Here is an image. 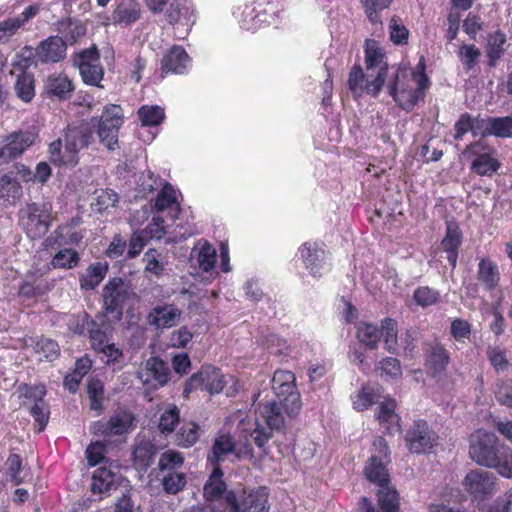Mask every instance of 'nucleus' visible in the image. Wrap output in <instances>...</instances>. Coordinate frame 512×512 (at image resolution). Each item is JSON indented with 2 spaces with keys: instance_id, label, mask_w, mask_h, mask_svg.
<instances>
[{
  "instance_id": "obj_1",
  "label": "nucleus",
  "mask_w": 512,
  "mask_h": 512,
  "mask_svg": "<svg viewBox=\"0 0 512 512\" xmlns=\"http://www.w3.org/2000/svg\"><path fill=\"white\" fill-rule=\"evenodd\" d=\"M364 63L367 74L359 64L353 65L348 74L347 86L356 100L364 93L377 97L388 76L389 65L386 53L375 40L365 41Z\"/></svg>"
},
{
  "instance_id": "obj_2",
  "label": "nucleus",
  "mask_w": 512,
  "mask_h": 512,
  "mask_svg": "<svg viewBox=\"0 0 512 512\" xmlns=\"http://www.w3.org/2000/svg\"><path fill=\"white\" fill-rule=\"evenodd\" d=\"M469 455L478 465L494 468L505 477H512V449L501 444L493 432L477 430L470 437Z\"/></svg>"
},
{
  "instance_id": "obj_3",
  "label": "nucleus",
  "mask_w": 512,
  "mask_h": 512,
  "mask_svg": "<svg viewBox=\"0 0 512 512\" xmlns=\"http://www.w3.org/2000/svg\"><path fill=\"white\" fill-rule=\"evenodd\" d=\"M388 90L399 108L411 112L419 102L424 101L427 80L422 77V83H416V79L411 76L410 68L400 64L388 84Z\"/></svg>"
},
{
  "instance_id": "obj_4",
  "label": "nucleus",
  "mask_w": 512,
  "mask_h": 512,
  "mask_svg": "<svg viewBox=\"0 0 512 512\" xmlns=\"http://www.w3.org/2000/svg\"><path fill=\"white\" fill-rule=\"evenodd\" d=\"M283 406L275 401H267L260 404L259 412L267 427L259 422L254 423V428L249 430V436L254 444L266 453L267 444L273 437V431H279L284 427V416L282 414Z\"/></svg>"
},
{
  "instance_id": "obj_5",
  "label": "nucleus",
  "mask_w": 512,
  "mask_h": 512,
  "mask_svg": "<svg viewBox=\"0 0 512 512\" xmlns=\"http://www.w3.org/2000/svg\"><path fill=\"white\" fill-rule=\"evenodd\" d=\"M466 157H472L470 169L479 176H492L501 167L496 149L483 140L472 142L464 150Z\"/></svg>"
},
{
  "instance_id": "obj_6",
  "label": "nucleus",
  "mask_w": 512,
  "mask_h": 512,
  "mask_svg": "<svg viewBox=\"0 0 512 512\" xmlns=\"http://www.w3.org/2000/svg\"><path fill=\"white\" fill-rule=\"evenodd\" d=\"M63 137L67 159L54 161L58 165H76L78 163V152L88 147L93 140V129L89 123L83 121L78 125H68Z\"/></svg>"
},
{
  "instance_id": "obj_7",
  "label": "nucleus",
  "mask_w": 512,
  "mask_h": 512,
  "mask_svg": "<svg viewBox=\"0 0 512 512\" xmlns=\"http://www.w3.org/2000/svg\"><path fill=\"white\" fill-rule=\"evenodd\" d=\"M129 297L128 287L120 277L108 280L102 289L103 308L105 316L118 322L123 317L125 302Z\"/></svg>"
},
{
  "instance_id": "obj_8",
  "label": "nucleus",
  "mask_w": 512,
  "mask_h": 512,
  "mask_svg": "<svg viewBox=\"0 0 512 512\" xmlns=\"http://www.w3.org/2000/svg\"><path fill=\"white\" fill-rule=\"evenodd\" d=\"M225 384L224 376L219 368L213 365H203L198 372L186 380L183 396L188 397L191 392L198 389L210 394H217L224 389Z\"/></svg>"
},
{
  "instance_id": "obj_9",
  "label": "nucleus",
  "mask_w": 512,
  "mask_h": 512,
  "mask_svg": "<svg viewBox=\"0 0 512 512\" xmlns=\"http://www.w3.org/2000/svg\"><path fill=\"white\" fill-rule=\"evenodd\" d=\"M73 61L86 85L103 87L100 83L104 77V68L100 64V53L96 46L75 54Z\"/></svg>"
},
{
  "instance_id": "obj_10",
  "label": "nucleus",
  "mask_w": 512,
  "mask_h": 512,
  "mask_svg": "<svg viewBox=\"0 0 512 512\" xmlns=\"http://www.w3.org/2000/svg\"><path fill=\"white\" fill-rule=\"evenodd\" d=\"M123 120V109L120 105L108 104L103 108L98 124V136L101 143L110 150L118 143V133Z\"/></svg>"
},
{
  "instance_id": "obj_11",
  "label": "nucleus",
  "mask_w": 512,
  "mask_h": 512,
  "mask_svg": "<svg viewBox=\"0 0 512 512\" xmlns=\"http://www.w3.org/2000/svg\"><path fill=\"white\" fill-rule=\"evenodd\" d=\"M438 435L424 419L414 420L405 435L406 446L410 452L421 454L430 452L437 444Z\"/></svg>"
},
{
  "instance_id": "obj_12",
  "label": "nucleus",
  "mask_w": 512,
  "mask_h": 512,
  "mask_svg": "<svg viewBox=\"0 0 512 512\" xmlns=\"http://www.w3.org/2000/svg\"><path fill=\"white\" fill-rule=\"evenodd\" d=\"M267 487H258L251 490L239 503L236 494L228 491L225 502L230 512H269Z\"/></svg>"
},
{
  "instance_id": "obj_13",
  "label": "nucleus",
  "mask_w": 512,
  "mask_h": 512,
  "mask_svg": "<svg viewBox=\"0 0 512 512\" xmlns=\"http://www.w3.org/2000/svg\"><path fill=\"white\" fill-rule=\"evenodd\" d=\"M32 52L29 46H26L20 54L16 55L13 62L12 74H17L15 91L17 96L25 102L32 100V74L29 68L32 64Z\"/></svg>"
},
{
  "instance_id": "obj_14",
  "label": "nucleus",
  "mask_w": 512,
  "mask_h": 512,
  "mask_svg": "<svg viewBox=\"0 0 512 512\" xmlns=\"http://www.w3.org/2000/svg\"><path fill=\"white\" fill-rule=\"evenodd\" d=\"M32 179L30 168L20 163H14L8 173L0 177V200L15 201L22 195L19 180L28 182Z\"/></svg>"
},
{
  "instance_id": "obj_15",
  "label": "nucleus",
  "mask_w": 512,
  "mask_h": 512,
  "mask_svg": "<svg viewBox=\"0 0 512 512\" xmlns=\"http://www.w3.org/2000/svg\"><path fill=\"white\" fill-rule=\"evenodd\" d=\"M466 491L475 500H485L496 492V477L482 470L470 471L463 480Z\"/></svg>"
},
{
  "instance_id": "obj_16",
  "label": "nucleus",
  "mask_w": 512,
  "mask_h": 512,
  "mask_svg": "<svg viewBox=\"0 0 512 512\" xmlns=\"http://www.w3.org/2000/svg\"><path fill=\"white\" fill-rule=\"evenodd\" d=\"M192 66V58L181 46L174 44L167 49L160 61V71L162 76L168 74L184 75L187 74Z\"/></svg>"
},
{
  "instance_id": "obj_17",
  "label": "nucleus",
  "mask_w": 512,
  "mask_h": 512,
  "mask_svg": "<svg viewBox=\"0 0 512 512\" xmlns=\"http://www.w3.org/2000/svg\"><path fill=\"white\" fill-rule=\"evenodd\" d=\"M450 362V352L442 343L435 341L425 345L424 367L428 375L434 378L444 374Z\"/></svg>"
},
{
  "instance_id": "obj_18",
  "label": "nucleus",
  "mask_w": 512,
  "mask_h": 512,
  "mask_svg": "<svg viewBox=\"0 0 512 512\" xmlns=\"http://www.w3.org/2000/svg\"><path fill=\"white\" fill-rule=\"evenodd\" d=\"M74 90V82L65 72H54L48 75L44 82L43 95L51 100L63 102L71 98Z\"/></svg>"
},
{
  "instance_id": "obj_19",
  "label": "nucleus",
  "mask_w": 512,
  "mask_h": 512,
  "mask_svg": "<svg viewBox=\"0 0 512 512\" xmlns=\"http://www.w3.org/2000/svg\"><path fill=\"white\" fill-rule=\"evenodd\" d=\"M463 233L457 221H446L445 236L440 242V247L447 254V260L452 269L456 268L459 250L462 245Z\"/></svg>"
},
{
  "instance_id": "obj_20",
  "label": "nucleus",
  "mask_w": 512,
  "mask_h": 512,
  "mask_svg": "<svg viewBox=\"0 0 512 512\" xmlns=\"http://www.w3.org/2000/svg\"><path fill=\"white\" fill-rule=\"evenodd\" d=\"M135 417L132 412L127 409H117L108 421H98L96 423L98 431L104 436L116 435L120 436L132 427Z\"/></svg>"
},
{
  "instance_id": "obj_21",
  "label": "nucleus",
  "mask_w": 512,
  "mask_h": 512,
  "mask_svg": "<svg viewBox=\"0 0 512 512\" xmlns=\"http://www.w3.org/2000/svg\"><path fill=\"white\" fill-rule=\"evenodd\" d=\"M299 253L305 265L313 277H321V269L325 265L326 250L316 242H304Z\"/></svg>"
},
{
  "instance_id": "obj_22",
  "label": "nucleus",
  "mask_w": 512,
  "mask_h": 512,
  "mask_svg": "<svg viewBox=\"0 0 512 512\" xmlns=\"http://www.w3.org/2000/svg\"><path fill=\"white\" fill-rule=\"evenodd\" d=\"M396 408V400L391 397H385L384 400L379 403L375 412V417L379 421L380 426L383 427L389 435L401 432V417L396 413Z\"/></svg>"
},
{
  "instance_id": "obj_23",
  "label": "nucleus",
  "mask_w": 512,
  "mask_h": 512,
  "mask_svg": "<svg viewBox=\"0 0 512 512\" xmlns=\"http://www.w3.org/2000/svg\"><path fill=\"white\" fill-rule=\"evenodd\" d=\"M31 144L29 132L16 131L7 136L6 144L0 148V165L21 156Z\"/></svg>"
},
{
  "instance_id": "obj_24",
  "label": "nucleus",
  "mask_w": 512,
  "mask_h": 512,
  "mask_svg": "<svg viewBox=\"0 0 512 512\" xmlns=\"http://www.w3.org/2000/svg\"><path fill=\"white\" fill-rule=\"evenodd\" d=\"M272 389L287 415L290 417L298 415L302 407V402L296 382L288 384H272Z\"/></svg>"
},
{
  "instance_id": "obj_25",
  "label": "nucleus",
  "mask_w": 512,
  "mask_h": 512,
  "mask_svg": "<svg viewBox=\"0 0 512 512\" xmlns=\"http://www.w3.org/2000/svg\"><path fill=\"white\" fill-rule=\"evenodd\" d=\"M67 43L61 37L52 36L42 41L35 49L36 55L44 63H57L66 56Z\"/></svg>"
},
{
  "instance_id": "obj_26",
  "label": "nucleus",
  "mask_w": 512,
  "mask_h": 512,
  "mask_svg": "<svg viewBox=\"0 0 512 512\" xmlns=\"http://www.w3.org/2000/svg\"><path fill=\"white\" fill-rule=\"evenodd\" d=\"M236 450V443L234 438L229 433L219 434L212 444L211 449L207 454V462L212 467H220V463L224 460L225 456L234 453Z\"/></svg>"
},
{
  "instance_id": "obj_27",
  "label": "nucleus",
  "mask_w": 512,
  "mask_h": 512,
  "mask_svg": "<svg viewBox=\"0 0 512 512\" xmlns=\"http://www.w3.org/2000/svg\"><path fill=\"white\" fill-rule=\"evenodd\" d=\"M477 279L484 286L485 290H495L500 283L498 265L488 257L481 258L478 263Z\"/></svg>"
},
{
  "instance_id": "obj_28",
  "label": "nucleus",
  "mask_w": 512,
  "mask_h": 512,
  "mask_svg": "<svg viewBox=\"0 0 512 512\" xmlns=\"http://www.w3.org/2000/svg\"><path fill=\"white\" fill-rule=\"evenodd\" d=\"M113 332L111 323L107 320V316L98 314L94 318V323L90 328L89 339L93 350H97L104 344L108 343Z\"/></svg>"
},
{
  "instance_id": "obj_29",
  "label": "nucleus",
  "mask_w": 512,
  "mask_h": 512,
  "mask_svg": "<svg viewBox=\"0 0 512 512\" xmlns=\"http://www.w3.org/2000/svg\"><path fill=\"white\" fill-rule=\"evenodd\" d=\"M180 317V311L173 305L154 307L148 314V323L156 328H170Z\"/></svg>"
},
{
  "instance_id": "obj_30",
  "label": "nucleus",
  "mask_w": 512,
  "mask_h": 512,
  "mask_svg": "<svg viewBox=\"0 0 512 512\" xmlns=\"http://www.w3.org/2000/svg\"><path fill=\"white\" fill-rule=\"evenodd\" d=\"M141 15L139 4L134 0H121L112 12L114 24L130 25L136 22Z\"/></svg>"
},
{
  "instance_id": "obj_31",
  "label": "nucleus",
  "mask_w": 512,
  "mask_h": 512,
  "mask_svg": "<svg viewBox=\"0 0 512 512\" xmlns=\"http://www.w3.org/2000/svg\"><path fill=\"white\" fill-rule=\"evenodd\" d=\"M83 237L84 236L80 231H76L68 225H62L54 231L53 235L45 239L44 245L45 247H52L54 245L59 247L69 245L77 246L80 244Z\"/></svg>"
},
{
  "instance_id": "obj_32",
  "label": "nucleus",
  "mask_w": 512,
  "mask_h": 512,
  "mask_svg": "<svg viewBox=\"0 0 512 512\" xmlns=\"http://www.w3.org/2000/svg\"><path fill=\"white\" fill-rule=\"evenodd\" d=\"M481 136H494L497 138H512V116L488 117Z\"/></svg>"
},
{
  "instance_id": "obj_33",
  "label": "nucleus",
  "mask_w": 512,
  "mask_h": 512,
  "mask_svg": "<svg viewBox=\"0 0 512 512\" xmlns=\"http://www.w3.org/2000/svg\"><path fill=\"white\" fill-rule=\"evenodd\" d=\"M486 126V119L473 118L469 113H462L454 124V139L460 141L465 134L471 132L473 136L481 134Z\"/></svg>"
},
{
  "instance_id": "obj_34",
  "label": "nucleus",
  "mask_w": 512,
  "mask_h": 512,
  "mask_svg": "<svg viewBox=\"0 0 512 512\" xmlns=\"http://www.w3.org/2000/svg\"><path fill=\"white\" fill-rule=\"evenodd\" d=\"M108 268L107 263L95 262L90 264L79 277L81 289L94 290L105 278Z\"/></svg>"
},
{
  "instance_id": "obj_35",
  "label": "nucleus",
  "mask_w": 512,
  "mask_h": 512,
  "mask_svg": "<svg viewBox=\"0 0 512 512\" xmlns=\"http://www.w3.org/2000/svg\"><path fill=\"white\" fill-rule=\"evenodd\" d=\"M156 453L157 448L150 441L136 443L132 452L133 465L138 470H146L152 465Z\"/></svg>"
},
{
  "instance_id": "obj_36",
  "label": "nucleus",
  "mask_w": 512,
  "mask_h": 512,
  "mask_svg": "<svg viewBox=\"0 0 512 512\" xmlns=\"http://www.w3.org/2000/svg\"><path fill=\"white\" fill-rule=\"evenodd\" d=\"M222 477L223 471L221 467H213L212 473L203 488V494L206 500H218L226 492L227 485Z\"/></svg>"
},
{
  "instance_id": "obj_37",
  "label": "nucleus",
  "mask_w": 512,
  "mask_h": 512,
  "mask_svg": "<svg viewBox=\"0 0 512 512\" xmlns=\"http://www.w3.org/2000/svg\"><path fill=\"white\" fill-rule=\"evenodd\" d=\"M137 117L143 127L160 126L166 119L165 109L159 105L144 104L137 110Z\"/></svg>"
},
{
  "instance_id": "obj_38",
  "label": "nucleus",
  "mask_w": 512,
  "mask_h": 512,
  "mask_svg": "<svg viewBox=\"0 0 512 512\" xmlns=\"http://www.w3.org/2000/svg\"><path fill=\"white\" fill-rule=\"evenodd\" d=\"M117 475L106 467H99L92 476L91 491L94 494H103L116 486Z\"/></svg>"
},
{
  "instance_id": "obj_39",
  "label": "nucleus",
  "mask_w": 512,
  "mask_h": 512,
  "mask_svg": "<svg viewBox=\"0 0 512 512\" xmlns=\"http://www.w3.org/2000/svg\"><path fill=\"white\" fill-rule=\"evenodd\" d=\"M506 41L507 38L505 33L500 30L488 35L486 54L488 58V65L490 67H495L498 60L503 56Z\"/></svg>"
},
{
  "instance_id": "obj_40",
  "label": "nucleus",
  "mask_w": 512,
  "mask_h": 512,
  "mask_svg": "<svg viewBox=\"0 0 512 512\" xmlns=\"http://www.w3.org/2000/svg\"><path fill=\"white\" fill-rule=\"evenodd\" d=\"M386 462H380L376 457H370L365 466V475L367 479L380 486L390 484L389 473L386 468Z\"/></svg>"
},
{
  "instance_id": "obj_41",
  "label": "nucleus",
  "mask_w": 512,
  "mask_h": 512,
  "mask_svg": "<svg viewBox=\"0 0 512 512\" xmlns=\"http://www.w3.org/2000/svg\"><path fill=\"white\" fill-rule=\"evenodd\" d=\"M380 334L384 339L385 349L390 354L398 351V324L396 320L386 317L381 321Z\"/></svg>"
},
{
  "instance_id": "obj_42",
  "label": "nucleus",
  "mask_w": 512,
  "mask_h": 512,
  "mask_svg": "<svg viewBox=\"0 0 512 512\" xmlns=\"http://www.w3.org/2000/svg\"><path fill=\"white\" fill-rule=\"evenodd\" d=\"M180 422V409L175 404H167L161 412L158 429L161 434L169 435L174 432Z\"/></svg>"
},
{
  "instance_id": "obj_43",
  "label": "nucleus",
  "mask_w": 512,
  "mask_h": 512,
  "mask_svg": "<svg viewBox=\"0 0 512 512\" xmlns=\"http://www.w3.org/2000/svg\"><path fill=\"white\" fill-rule=\"evenodd\" d=\"M36 393L44 394L45 387L43 385H34V396ZM50 417V407L43 398L34 397V422L39 425L37 432H42L48 424Z\"/></svg>"
},
{
  "instance_id": "obj_44",
  "label": "nucleus",
  "mask_w": 512,
  "mask_h": 512,
  "mask_svg": "<svg viewBox=\"0 0 512 512\" xmlns=\"http://www.w3.org/2000/svg\"><path fill=\"white\" fill-rule=\"evenodd\" d=\"M173 206H175L176 214L180 213L181 208L177 202L176 190L169 182H165L155 199L154 207L156 211L162 212Z\"/></svg>"
},
{
  "instance_id": "obj_45",
  "label": "nucleus",
  "mask_w": 512,
  "mask_h": 512,
  "mask_svg": "<svg viewBox=\"0 0 512 512\" xmlns=\"http://www.w3.org/2000/svg\"><path fill=\"white\" fill-rule=\"evenodd\" d=\"M357 338L369 349H376L381 339L380 329L377 325L367 322H361L357 326Z\"/></svg>"
},
{
  "instance_id": "obj_46",
  "label": "nucleus",
  "mask_w": 512,
  "mask_h": 512,
  "mask_svg": "<svg viewBox=\"0 0 512 512\" xmlns=\"http://www.w3.org/2000/svg\"><path fill=\"white\" fill-rule=\"evenodd\" d=\"M87 394L90 402V409L97 411L98 415L103 411L104 384L97 377H89L87 381Z\"/></svg>"
},
{
  "instance_id": "obj_47",
  "label": "nucleus",
  "mask_w": 512,
  "mask_h": 512,
  "mask_svg": "<svg viewBox=\"0 0 512 512\" xmlns=\"http://www.w3.org/2000/svg\"><path fill=\"white\" fill-rule=\"evenodd\" d=\"M34 354L37 355V361L52 362L60 355V348L55 340L41 338L34 344Z\"/></svg>"
},
{
  "instance_id": "obj_48",
  "label": "nucleus",
  "mask_w": 512,
  "mask_h": 512,
  "mask_svg": "<svg viewBox=\"0 0 512 512\" xmlns=\"http://www.w3.org/2000/svg\"><path fill=\"white\" fill-rule=\"evenodd\" d=\"M377 498L382 512H399V494L389 484L379 487Z\"/></svg>"
},
{
  "instance_id": "obj_49",
  "label": "nucleus",
  "mask_w": 512,
  "mask_h": 512,
  "mask_svg": "<svg viewBox=\"0 0 512 512\" xmlns=\"http://www.w3.org/2000/svg\"><path fill=\"white\" fill-rule=\"evenodd\" d=\"M80 254L74 249H60L51 259V266L57 269H73L79 265Z\"/></svg>"
},
{
  "instance_id": "obj_50",
  "label": "nucleus",
  "mask_w": 512,
  "mask_h": 512,
  "mask_svg": "<svg viewBox=\"0 0 512 512\" xmlns=\"http://www.w3.org/2000/svg\"><path fill=\"white\" fill-rule=\"evenodd\" d=\"M161 484L165 493L176 495L185 488L187 477L182 471L164 472Z\"/></svg>"
},
{
  "instance_id": "obj_51",
  "label": "nucleus",
  "mask_w": 512,
  "mask_h": 512,
  "mask_svg": "<svg viewBox=\"0 0 512 512\" xmlns=\"http://www.w3.org/2000/svg\"><path fill=\"white\" fill-rule=\"evenodd\" d=\"M200 437V426L195 422L184 424L176 434V444L182 448L192 447Z\"/></svg>"
},
{
  "instance_id": "obj_52",
  "label": "nucleus",
  "mask_w": 512,
  "mask_h": 512,
  "mask_svg": "<svg viewBox=\"0 0 512 512\" xmlns=\"http://www.w3.org/2000/svg\"><path fill=\"white\" fill-rule=\"evenodd\" d=\"M412 298L418 306L427 308L438 304L441 300V294L439 290L425 285L417 287Z\"/></svg>"
},
{
  "instance_id": "obj_53",
  "label": "nucleus",
  "mask_w": 512,
  "mask_h": 512,
  "mask_svg": "<svg viewBox=\"0 0 512 512\" xmlns=\"http://www.w3.org/2000/svg\"><path fill=\"white\" fill-rule=\"evenodd\" d=\"M380 395L373 386L364 385L356 394L353 400V406L357 411H365L375 404Z\"/></svg>"
},
{
  "instance_id": "obj_54",
  "label": "nucleus",
  "mask_w": 512,
  "mask_h": 512,
  "mask_svg": "<svg viewBox=\"0 0 512 512\" xmlns=\"http://www.w3.org/2000/svg\"><path fill=\"white\" fill-rule=\"evenodd\" d=\"M184 464V456L181 452L167 450L163 452L158 461V469L161 473L179 471Z\"/></svg>"
},
{
  "instance_id": "obj_55",
  "label": "nucleus",
  "mask_w": 512,
  "mask_h": 512,
  "mask_svg": "<svg viewBox=\"0 0 512 512\" xmlns=\"http://www.w3.org/2000/svg\"><path fill=\"white\" fill-rule=\"evenodd\" d=\"M148 370L151 377L160 386H165L170 380V368L168 364L159 357H153L148 361Z\"/></svg>"
},
{
  "instance_id": "obj_56",
  "label": "nucleus",
  "mask_w": 512,
  "mask_h": 512,
  "mask_svg": "<svg viewBox=\"0 0 512 512\" xmlns=\"http://www.w3.org/2000/svg\"><path fill=\"white\" fill-rule=\"evenodd\" d=\"M393 0H360L368 20L372 24L381 23L380 12L389 8Z\"/></svg>"
},
{
  "instance_id": "obj_57",
  "label": "nucleus",
  "mask_w": 512,
  "mask_h": 512,
  "mask_svg": "<svg viewBox=\"0 0 512 512\" xmlns=\"http://www.w3.org/2000/svg\"><path fill=\"white\" fill-rule=\"evenodd\" d=\"M376 370L379 371L381 377H389L391 379H398L402 376V366L397 358L384 357L376 365Z\"/></svg>"
},
{
  "instance_id": "obj_58",
  "label": "nucleus",
  "mask_w": 512,
  "mask_h": 512,
  "mask_svg": "<svg viewBox=\"0 0 512 512\" xmlns=\"http://www.w3.org/2000/svg\"><path fill=\"white\" fill-rule=\"evenodd\" d=\"M480 56L481 52L474 44H464L458 52V57L466 71H470L476 66Z\"/></svg>"
},
{
  "instance_id": "obj_59",
  "label": "nucleus",
  "mask_w": 512,
  "mask_h": 512,
  "mask_svg": "<svg viewBox=\"0 0 512 512\" xmlns=\"http://www.w3.org/2000/svg\"><path fill=\"white\" fill-rule=\"evenodd\" d=\"M217 260L216 249L208 242H205L198 253V264L204 272L211 271Z\"/></svg>"
},
{
  "instance_id": "obj_60",
  "label": "nucleus",
  "mask_w": 512,
  "mask_h": 512,
  "mask_svg": "<svg viewBox=\"0 0 512 512\" xmlns=\"http://www.w3.org/2000/svg\"><path fill=\"white\" fill-rule=\"evenodd\" d=\"M487 357L490 364L497 372L507 370L509 361L503 349L499 347H489L487 350Z\"/></svg>"
},
{
  "instance_id": "obj_61",
  "label": "nucleus",
  "mask_w": 512,
  "mask_h": 512,
  "mask_svg": "<svg viewBox=\"0 0 512 512\" xmlns=\"http://www.w3.org/2000/svg\"><path fill=\"white\" fill-rule=\"evenodd\" d=\"M105 445L100 442H92L86 448L85 454L89 466H96L105 459Z\"/></svg>"
},
{
  "instance_id": "obj_62",
  "label": "nucleus",
  "mask_w": 512,
  "mask_h": 512,
  "mask_svg": "<svg viewBox=\"0 0 512 512\" xmlns=\"http://www.w3.org/2000/svg\"><path fill=\"white\" fill-rule=\"evenodd\" d=\"M450 332L456 341L462 342L470 337L471 324L467 320L456 318L451 322Z\"/></svg>"
},
{
  "instance_id": "obj_63",
  "label": "nucleus",
  "mask_w": 512,
  "mask_h": 512,
  "mask_svg": "<svg viewBox=\"0 0 512 512\" xmlns=\"http://www.w3.org/2000/svg\"><path fill=\"white\" fill-rule=\"evenodd\" d=\"M494 393L501 405L512 408V379L498 383Z\"/></svg>"
},
{
  "instance_id": "obj_64",
  "label": "nucleus",
  "mask_w": 512,
  "mask_h": 512,
  "mask_svg": "<svg viewBox=\"0 0 512 512\" xmlns=\"http://www.w3.org/2000/svg\"><path fill=\"white\" fill-rule=\"evenodd\" d=\"M409 37V31L404 26L398 23L395 18L390 21V39L396 45L406 44Z\"/></svg>"
}]
</instances>
